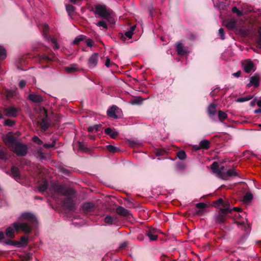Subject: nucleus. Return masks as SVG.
I'll return each mask as SVG.
<instances>
[{"label": "nucleus", "mask_w": 261, "mask_h": 261, "mask_svg": "<svg viewBox=\"0 0 261 261\" xmlns=\"http://www.w3.org/2000/svg\"><path fill=\"white\" fill-rule=\"evenodd\" d=\"M40 116L37 121L38 127L43 132L46 131L50 126V123L48 121V117L47 114V111L44 108L40 111Z\"/></svg>", "instance_id": "5"}, {"label": "nucleus", "mask_w": 261, "mask_h": 261, "mask_svg": "<svg viewBox=\"0 0 261 261\" xmlns=\"http://www.w3.org/2000/svg\"><path fill=\"white\" fill-rule=\"evenodd\" d=\"M82 208L83 212L85 214H88L89 213L94 212L95 208V204L92 202H87L83 204Z\"/></svg>", "instance_id": "14"}, {"label": "nucleus", "mask_w": 261, "mask_h": 261, "mask_svg": "<svg viewBox=\"0 0 261 261\" xmlns=\"http://www.w3.org/2000/svg\"><path fill=\"white\" fill-rule=\"evenodd\" d=\"M235 223L237 224L238 226H242V229L246 233H248L250 232L251 228L249 224H246L244 221L242 222L235 221Z\"/></svg>", "instance_id": "30"}, {"label": "nucleus", "mask_w": 261, "mask_h": 261, "mask_svg": "<svg viewBox=\"0 0 261 261\" xmlns=\"http://www.w3.org/2000/svg\"><path fill=\"white\" fill-rule=\"evenodd\" d=\"M223 178H227L229 177L232 176H237L238 175V173L234 170H228L225 172L223 173Z\"/></svg>", "instance_id": "29"}, {"label": "nucleus", "mask_w": 261, "mask_h": 261, "mask_svg": "<svg viewBox=\"0 0 261 261\" xmlns=\"http://www.w3.org/2000/svg\"><path fill=\"white\" fill-rule=\"evenodd\" d=\"M47 61H52L55 60V57L53 54H49L48 55H47Z\"/></svg>", "instance_id": "57"}, {"label": "nucleus", "mask_w": 261, "mask_h": 261, "mask_svg": "<svg viewBox=\"0 0 261 261\" xmlns=\"http://www.w3.org/2000/svg\"><path fill=\"white\" fill-rule=\"evenodd\" d=\"M77 144H78L79 150L83 151V152H88V150H89L88 148L86 146H85V145L83 143H82L81 142H78Z\"/></svg>", "instance_id": "40"}, {"label": "nucleus", "mask_w": 261, "mask_h": 261, "mask_svg": "<svg viewBox=\"0 0 261 261\" xmlns=\"http://www.w3.org/2000/svg\"><path fill=\"white\" fill-rule=\"evenodd\" d=\"M218 171H217V173L221 175V176L223 177V173L224 172H225L224 171H223V170H224V166H221L220 167H218Z\"/></svg>", "instance_id": "56"}, {"label": "nucleus", "mask_w": 261, "mask_h": 261, "mask_svg": "<svg viewBox=\"0 0 261 261\" xmlns=\"http://www.w3.org/2000/svg\"><path fill=\"white\" fill-rule=\"evenodd\" d=\"M26 85V82L24 80H21L19 83V86L20 88H23Z\"/></svg>", "instance_id": "61"}, {"label": "nucleus", "mask_w": 261, "mask_h": 261, "mask_svg": "<svg viewBox=\"0 0 261 261\" xmlns=\"http://www.w3.org/2000/svg\"><path fill=\"white\" fill-rule=\"evenodd\" d=\"M97 25L99 26V27H103L105 29H107L108 28L107 24L103 20L99 21L98 22V23H97Z\"/></svg>", "instance_id": "55"}, {"label": "nucleus", "mask_w": 261, "mask_h": 261, "mask_svg": "<svg viewBox=\"0 0 261 261\" xmlns=\"http://www.w3.org/2000/svg\"><path fill=\"white\" fill-rule=\"evenodd\" d=\"M86 38L87 37L85 35H79L74 39L72 42V44L74 45H78L81 41H84Z\"/></svg>", "instance_id": "34"}, {"label": "nucleus", "mask_w": 261, "mask_h": 261, "mask_svg": "<svg viewBox=\"0 0 261 261\" xmlns=\"http://www.w3.org/2000/svg\"><path fill=\"white\" fill-rule=\"evenodd\" d=\"M106 149L108 151H109L111 153H115L118 151L119 149L117 147L112 145H108L106 146Z\"/></svg>", "instance_id": "41"}, {"label": "nucleus", "mask_w": 261, "mask_h": 261, "mask_svg": "<svg viewBox=\"0 0 261 261\" xmlns=\"http://www.w3.org/2000/svg\"><path fill=\"white\" fill-rule=\"evenodd\" d=\"M49 193L55 199H59L61 200V203L64 205L65 196V187L64 185L58 183H52L48 189Z\"/></svg>", "instance_id": "1"}, {"label": "nucleus", "mask_w": 261, "mask_h": 261, "mask_svg": "<svg viewBox=\"0 0 261 261\" xmlns=\"http://www.w3.org/2000/svg\"><path fill=\"white\" fill-rule=\"evenodd\" d=\"M224 25L229 30H232L237 28V20L235 19L226 20L224 21Z\"/></svg>", "instance_id": "19"}, {"label": "nucleus", "mask_w": 261, "mask_h": 261, "mask_svg": "<svg viewBox=\"0 0 261 261\" xmlns=\"http://www.w3.org/2000/svg\"><path fill=\"white\" fill-rule=\"evenodd\" d=\"M32 141L39 145H41L43 143L42 141L37 136H34L32 138Z\"/></svg>", "instance_id": "52"}, {"label": "nucleus", "mask_w": 261, "mask_h": 261, "mask_svg": "<svg viewBox=\"0 0 261 261\" xmlns=\"http://www.w3.org/2000/svg\"><path fill=\"white\" fill-rule=\"evenodd\" d=\"M101 127V125L96 124L94 126L89 127L88 130L89 132H93L94 130H95V132H98L100 130Z\"/></svg>", "instance_id": "42"}, {"label": "nucleus", "mask_w": 261, "mask_h": 261, "mask_svg": "<svg viewBox=\"0 0 261 261\" xmlns=\"http://www.w3.org/2000/svg\"><path fill=\"white\" fill-rule=\"evenodd\" d=\"M66 12L71 19L74 18L77 14L75 7L71 4H66Z\"/></svg>", "instance_id": "21"}, {"label": "nucleus", "mask_w": 261, "mask_h": 261, "mask_svg": "<svg viewBox=\"0 0 261 261\" xmlns=\"http://www.w3.org/2000/svg\"><path fill=\"white\" fill-rule=\"evenodd\" d=\"M127 245V242H123L121 244H120V246H119V248L120 249H124L125 248Z\"/></svg>", "instance_id": "64"}, {"label": "nucleus", "mask_w": 261, "mask_h": 261, "mask_svg": "<svg viewBox=\"0 0 261 261\" xmlns=\"http://www.w3.org/2000/svg\"><path fill=\"white\" fill-rule=\"evenodd\" d=\"M176 51L177 54L179 56H185L188 53V49L184 47L182 43L180 42H177L175 44Z\"/></svg>", "instance_id": "18"}, {"label": "nucleus", "mask_w": 261, "mask_h": 261, "mask_svg": "<svg viewBox=\"0 0 261 261\" xmlns=\"http://www.w3.org/2000/svg\"><path fill=\"white\" fill-rule=\"evenodd\" d=\"M244 70L248 73H250L254 67L253 62L249 61L244 62L243 64Z\"/></svg>", "instance_id": "25"}, {"label": "nucleus", "mask_w": 261, "mask_h": 261, "mask_svg": "<svg viewBox=\"0 0 261 261\" xmlns=\"http://www.w3.org/2000/svg\"><path fill=\"white\" fill-rule=\"evenodd\" d=\"M176 156L181 160H184L187 157L186 152L183 150H180L176 152Z\"/></svg>", "instance_id": "37"}, {"label": "nucleus", "mask_w": 261, "mask_h": 261, "mask_svg": "<svg viewBox=\"0 0 261 261\" xmlns=\"http://www.w3.org/2000/svg\"><path fill=\"white\" fill-rule=\"evenodd\" d=\"M253 98V96H246L243 97H240L236 100V101L239 102H243L248 101Z\"/></svg>", "instance_id": "44"}, {"label": "nucleus", "mask_w": 261, "mask_h": 261, "mask_svg": "<svg viewBox=\"0 0 261 261\" xmlns=\"http://www.w3.org/2000/svg\"><path fill=\"white\" fill-rule=\"evenodd\" d=\"M118 36L122 41H125L126 36H125V35H124L122 33H119Z\"/></svg>", "instance_id": "63"}, {"label": "nucleus", "mask_w": 261, "mask_h": 261, "mask_svg": "<svg viewBox=\"0 0 261 261\" xmlns=\"http://www.w3.org/2000/svg\"><path fill=\"white\" fill-rule=\"evenodd\" d=\"M118 109L116 106H113L109 108L107 112V115L109 117L113 118L114 119L118 118L117 115L116 114L115 111Z\"/></svg>", "instance_id": "24"}, {"label": "nucleus", "mask_w": 261, "mask_h": 261, "mask_svg": "<svg viewBox=\"0 0 261 261\" xmlns=\"http://www.w3.org/2000/svg\"><path fill=\"white\" fill-rule=\"evenodd\" d=\"M260 77L259 74L255 73L254 75L250 77V83L247 85L248 87L253 86L257 88L259 86Z\"/></svg>", "instance_id": "16"}, {"label": "nucleus", "mask_w": 261, "mask_h": 261, "mask_svg": "<svg viewBox=\"0 0 261 261\" xmlns=\"http://www.w3.org/2000/svg\"><path fill=\"white\" fill-rule=\"evenodd\" d=\"M22 217L23 219L28 220L31 224H34L37 222L36 218L30 213H23L22 215Z\"/></svg>", "instance_id": "22"}, {"label": "nucleus", "mask_w": 261, "mask_h": 261, "mask_svg": "<svg viewBox=\"0 0 261 261\" xmlns=\"http://www.w3.org/2000/svg\"><path fill=\"white\" fill-rule=\"evenodd\" d=\"M76 70L75 65H72L70 67H66V73H72Z\"/></svg>", "instance_id": "46"}, {"label": "nucleus", "mask_w": 261, "mask_h": 261, "mask_svg": "<svg viewBox=\"0 0 261 261\" xmlns=\"http://www.w3.org/2000/svg\"><path fill=\"white\" fill-rule=\"evenodd\" d=\"M217 105L214 103H211L207 108L206 112L208 117L212 119H214V117L217 113Z\"/></svg>", "instance_id": "12"}, {"label": "nucleus", "mask_w": 261, "mask_h": 261, "mask_svg": "<svg viewBox=\"0 0 261 261\" xmlns=\"http://www.w3.org/2000/svg\"><path fill=\"white\" fill-rule=\"evenodd\" d=\"M142 101L143 99L140 97H137L132 101L131 103L132 105H141Z\"/></svg>", "instance_id": "45"}, {"label": "nucleus", "mask_w": 261, "mask_h": 261, "mask_svg": "<svg viewBox=\"0 0 261 261\" xmlns=\"http://www.w3.org/2000/svg\"><path fill=\"white\" fill-rule=\"evenodd\" d=\"M4 124L6 126H12L14 125L15 122L11 119H8L4 121Z\"/></svg>", "instance_id": "48"}, {"label": "nucleus", "mask_w": 261, "mask_h": 261, "mask_svg": "<svg viewBox=\"0 0 261 261\" xmlns=\"http://www.w3.org/2000/svg\"><path fill=\"white\" fill-rule=\"evenodd\" d=\"M5 95L8 98L11 97L13 95V92L11 90H9L8 89H6L5 90Z\"/></svg>", "instance_id": "54"}, {"label": "nucleus", "mask_w": 261, "mask_h": 261, "mask_svg": "<svg viewBox=\"0 0 261 261\" xmlns=\"http://www.w3.org/2000/svg\"><path fill=\"white\" fill-rule=\"evenodd\" d=\"M5 115L8 117H15L17 116V109L14 107H9L4 110Z\"/></svg>", "instance_id": "20"}, {"label": "nucleus", "mask_w": 261, "mask_h": 261, "mask_svg": "<svg viewBox=\"0 0 261 261\" xmlns=\"http://www.w3.org/2000/svg\"><path fill=\"white\" fill-rule=\"evenodd\" d=\"M105 133L113 139L116 138L119 135L118 132L113 130L111 127L106 128L105 129Z\"/></svg>", "instance_id": "28"}, {"label": "nucleus", "mask_w": 261, "mask_h": 261, "mask_svg": "<svg viewBox=\"0 0 261 261\" xmlns=\"http://www.w3.org/2000/svg\"><path fill=\"white\" fill-rule=\"evenodd\" d=\"M253 199V195L250 193L247 192L243 197V200L245 202H249Z\"/></svg>", "instance_id": "38"}, {"label": "nucleus", "mask_w": 261, "mask_h": 261, "mask_svg": "<svg viewBox=\"0 0 261 261\" xmlns=\"http://www.w3.org/2000/svg\"><path fill=\"white\" fill-rule=\"evenodd\" d=\"M11 172L13 177L16 180H18L20 179V174L19 170L17 167L12 166L11 169Z\"/></svg>", "instance_id": "27"}, {"label": "nucleus", "mask_w": 261, "mask_h": 261, "mask_svg": "<svg viewBox=\"0 0 261 261\" xmlns=\"http://www.w3.org/2000/svg\"><path fill=\"white\" fill-rule=\"evenodd\" d=\"M196 207L197 208L195 211V214L198 216L203 215L205 208L208 207V205L203 202L197 203L195 204Z\"/></svg>", "instance_id": "13"}, {"label": "nucleus", "mask_w": 261, "mask_h": 261, "mask_svg": "<svg viewBox=\"0 0 261 261\" xmlns=\"http://www.w3.org/2000/svg\"><path fill=\"white\" fill-rule=\"evenodd\" d=\"M3 140L10 150L18 142L15 134L12 132H9L3 136Z\"/></svg>", "instance_id": "7"}, {"label": "nucleus", "mask_w": 261, "mask_h": 261, "mask_svg": "<svg viewBox=\"0 0 261 261\" xmlns=\"http://www.w3.org/2000/svg\"><path fill=\"white\" fill-rule=\"evenodd\" d=\"M0 159L7 161L8 159V155L6 150L0 149Z\"/></svg>", "instance_id": "36"}, {"label": "nucleus", "mask_w": 261, "mask_h": 261, "mask_svg": "<svg viewBox=\"0 0 261 261\" xmlns=\"http://www.w3.org/2000/svg\"><path fill=\"white\" fill-rule=\"evenodd\" d=\"M10 150L15 153L17 156H24L28 153V147L27 145L18 142L15 143V145Z\"/></svg>", "instance_id": "6"}, {"label": "nucleus", "mask_w": 261, "mask_h": 261, "mask_svg": "<svg viewBox=\"0 0 261 261\" xmlns=\"http://www.w3.org/2000/svg\"><path fill=\"white\" fill-rule=\"evenodd\" d=\"M5 233L7 237L11 239L15 238L14 229L11 227H9L6 229Z\"/></svg>", "instance_id": "32"}, {"label": "nucleus", "mask_w": 261, "mask_h": 261, "mask_svg": "<svg viewBox=\"0 0 261 261\" xmlns=\"http://www.w3.org/2000/svg\"><path fill=\"white\" fill-rule=\"evenodd\" d=\"M12 226L16 231L21 230L25 233H29L32 231V227L27 223H17L15 222L12 224Z\"/></svg>", "instance_id": "10"}, {"label": "nucleus", "mask_w": 261, "mask_h": 261, "mask_svg": "<svg viewBox=\"0 0 261 261\" xmlns=\"http://www.w3.org/2000/svg\"><path fill=\"white\" fill-rule=\"evenodd\" d=\"M84 41H85V42L88 47H91L94 45V43L91 39H90V38L87 39L86 38Z\"/></svg>", "instance_id": "51"}, {"label": "nucleus", "mask_w": 261, "mask_h": 261, "mask_svg": "<svg viewBox=\"0 0 261 261\" xmlns=\"http://www.w3.org/2000/svg\"><path fill=\"white\" fill-rule=\"evenodd\" d=\"M145 234L149 238L150 241H154L158 239V236L156 234V229L148 227L145 230Z\"/></svg>", "instance_id": "11"}, {"label": "nucleus", "mask_w": 261, "mask_h": 261, "mask_svg": "<svg viewBox=\"0 0 261 261\" xmlns=\"http://www.w3.org/2000/svg\"><path fill=\"white\" fill-rule=\"evenodd\" d=\"M95 9L94 13L101 17L108 19L110 17L111 14L105 6L97 4L95 5Z\"/></svg>", "instance_id": "8"}, {"label": "nucleus", "mask_w": 261, "mask_h": 261, "mask_svg": "<svg viewBox=\"0 0 261 261\" xmlns=\"http://www.w3.org/2000/svg\"><path fill=\"white\" fill-rule=\"evenodd\" d=\"M48 187V182L45 180L41 184L38 188V190L40 192H43L46 190Z\"/></svg>", "instance_id": "35"}, {"label": "nucleus", "mask_w": 261, "mask_h": 261, "mask_svg": "<svg viewBox=\"0 0 261 261\" xmlns=\"http://www.w3.org/2000/svg\"><path fill=\"white\" fill-rule=\"evenodd\" d=\"M7 56L6 50L5 48L0 45V60H4Z\"/></svg>", "instance_id": "39"}, {"label": "nucleus", "mask_w": 261, "mask_h": 261, "mask_svg": "<svg viewBox=\"0 0 261 261\" xmlns=\"http://www.w3.org/2000/svg\"><path fill=\"white\" fill-rule=\"evenodd\" d=\"M218 117L220 121L222 122L227 118L228 116L224 112L219 110L218 112Z\"/></svg>", "instance_id": "33"}, {"label": "nucleus", "mask_w": 261, "mask_h": 261, "mask_svg": "<svg viewBox=\"0 0 261 261\" xmlns=\"http://www.w3.org/2000/svg\"><path fill=\"white\" fill-rule=\"evenodd\" d=\"M219 35L222 40H224L225 37L224 35V30L223 28H220L219 30Z\"/></svg>", "instance_id": "53"}, {"label": "nucleus", "mask_w": 261, "mask_h": 261, "mask_svg": "<svg viewBox=\"0 0 261 261\" xmlns=\"http://www.w3.org/2000/svg\"><path fill=\"white\" fill-rule=\"evenodd\" d=\"M28 238L25 237V236H22L21 238H20V241L23 244H25V245H27V243H28Z\"/></svg>", "instance_id": "59"}, {"label": "nucleus", "mask_w": 261, "mask_h": 261, "mask_svg": "<svg viewBox=\"0 0 261 261\" xmlns=\"http://www.w3.org/2000/svg\"><path fill=\"white\" fill-rule=\"evenodd\" d=\"M218 167H219V165L218 164L217 162H214L212 163V164L211 165V168L213 170V171L215 172V173H217V171L218 170Z\"/></svg>", "instance_id": "49"}, {"label": "nucleus", "mask_w": 261, "mask_h": 261, "mask_svg": "<svg viewBox=\"0 0 261 261\" xmlns=\"http://www.w3.org/2000/svg\"><path fill=\"white\" fill-rule=\"evenodd\" d=\"M231 212L232 210L229 207L220 208L218 214L214 217L215 223L217 224L225 223L227 217H230L229 214Z\"/></svg>", "instance_id": "3"}, {"label": "nucleus", "mask_w": 261, "mask_h": 261, "mask_svg": "<svg viewBox=\"0 0 261 261\" xmlns=\"http://www.w3.org/2000/svg\"><path fill=\"white\" fill-rule=\"evenodd\" d=\"M49 30V27L48 25L46 23L44 24L42 30L43 35L44 37L48 40V42L50 41L53 44L55 45V46H53L54 49H58L59 48V45L57 43V39L55 38L50 37L48 34Z\"/></svg>", "instance_id": "9"}, {"label": "nucleus", "mask_w": 261, "mask_h": 261, "mask_svg": "<svg viewBox=\"0 0 261 261\" xmlns=\"http://www.w3.org/2000/svg\"><path fill=\"white\" fill-rule=\"evenodd\" d=\"M232 12L233 13L237 14L238 16L243 15V12L240 11L236 7H234L232 8Z\"/></svg>", "instance_id": "50"}, {"label": "nucleus", "mask_w": 261, "mask_h": 261, "mask_svg": "<svg viewBox=\"0 0 261 261\" xmlns=\"http://www.w3.org/2000/svg\"><path fill=\"white\" fill-rule=\"evenodd\" d=\"M210 147V142L207 140H203L199 143V148L203 149H208Z\"/></svg>", "instance_id": "31"}, {"label": "nucleus", "mask_w": 261, "mask_h": 261, "mask_svg": "<svg viewBox=\"0 0 261 261\" xmlns=\"http://www.w3.org/2000/svg\"><path fill=\"white\" fill-rule=\"evenodd\" d=\"M98 59V54L93 53L88 59V66L90 68H93L96 66Z\"/></svg>", "instance_id": "15"}, {"label": "nucleus", "mask_w": 261, "mask_h": 261, "mask_svg": "<svg viewBox=\"0 0 261 261\" xmlns=\"http://www.w3.org/2000/svg\"><path fill=\"white\" fill-rule=\"evenodd\" d=\"M117 214L121 216L130 218L132 216L130 212L121 206H118L116 208Z\"/></svg>", "instance_id": "17"}, {"label": "nucleus", "mask_w": 261, "mask_h": 261, "mask_svg": "<svg viewBox=\"0 0 261 261\" xmlns=\"http://www.w3.org/2000/svg\"><path fill=\"white\" fill-rule=\"evenodd\" d=\"M70 3L74 5H79V3L81 2L83 0H68Z\"/></svg>", "instance_id": "62"}, {"label": "nucleus", "mask_w": 261, "mask_h": 261, "mask_svg": "<svg viewBox=\"0 0 261 261\" xmlns=\"http://www.w3.org/2000/svg\"><path fill=\"white\" fill-rule=\"evenodd\" d=\"M30 100L35 103H39L43 100V97L39 94H30L28 96Z\"/></svg>", "instance_id": "23"}, {"label": "nucleus", "mask_w": 261, "mask_h": 261, "mask_svg": "<svg viewBox=\"0 0 261 261\" xmlns=\"http://www.w3.org/2000/svg\"><path fill=\"white\" fill-rule=\"evenodd\" d=\"M66 211L74 212L78 204L76 191L66 187Z\"/></svg>", "instance_id": "2"}, {"label": "nucleus", "mask_w": 261, "mask_h": 261, "mask_svg": "<svg viewBox=\"0 0 261 261\" xmlns=\"http://www.w3.org/2000/svg\"><path fill=\"white\" fill-rule=\"evenodd\" d=\"M231 212L232 210L229 207L220 208L218 214L214 217L215 223L217 224L225 223L227 217H230L229 214Z\"/></svg>", "instance_id": "4"}, {"label": "nucleus", "mask_w": 261, "mask_h": 261, "mask_svg": "<svg viewBox=\"0 0 261 261\" xmlns=\"http://www.w3.org/2000/svg\"><path fill=\"white\" fill-rule=\"evenodd\" d=\"M37 153L38 156L39 157V158H40L41 159H44L46 158L44 153H43L42 151V148H38L37 150Z\"/></svg>", "instance_id": "47"}, {"label": "nucleus", "mask_w": 261, "mask_h": 261, "mask_svg": "<svg viewBox=\"0 0 261 261\" xmlns=\"http://www.w3.org/2000/svg\"><path fill=\"white\" fill-rule=\"evenodd\" d=\"M134 33L132 32V31H127L125 33V36L128 38V39H131L132 38V36L133 35Z\"/></svg>", "instance_id": "58"}, {"label": "nucleus", "mask_w": 261, "mask_h": 261, "mask_svg": "<svg viewBox=\"0 0 261 261\" xmlns=\"http://www.w3.org/2000/svg\"><path fill=\"white\" fill-rule=\"evenodd\" d=\"M55 145V143H53L51 144H47V143H45L43 145V146L45 148H51V147H53Z\"/></svg>", "instance_id": "60"}, {"label": "nucleus", "mask_w": 261, "mask_h": 261, "mask_svg": "<svg viewBox=\"0 0 261 261\" xmlns=\"http://www.w3.org/2000/svg\"><path fill=\"white\" fill-rule=\"evenodd\" d=\"M104 222L108 225H112L114 224V219L111 216L107 215L104 218Z\"/></svg>", "instance_id": "43"}, {"label": "nucleus", "mask_w": 261, "mask_h": 261, "mask_svg": "<svg viewBox=\"0 0 261 261\" xmlns=\"http://www.w3.org/2000/svg\"><path fill=\"white\" fill-rule=\"evenodd\" d=\"M213 205L215 207L218 208L219 206L221 205L224 208L228 207L227 206L229 203L227 202L224 201L222 198H219L217 200L213 202Z\"/></svg>", "instance_id": "26"}]
</instances>
